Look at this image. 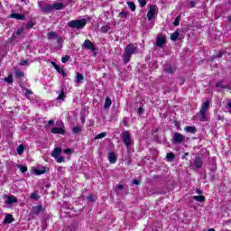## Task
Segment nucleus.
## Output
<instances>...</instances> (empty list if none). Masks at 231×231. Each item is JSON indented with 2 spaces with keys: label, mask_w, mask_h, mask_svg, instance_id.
<instances>
[{
  "label": "nucleus",
  "mask_w": 231,
  "mask_h": 231,
  "mask_svg": "<svg viewBox=\"0 0 231 231\" xmlns=\"http://www.w3.org/2000/svg\"><path fill=\"white\" fill-rule=\"evenodd\" d=\"M136 50H138V48L133 43H130L125 47V53L123 55V60L125 64L131 60V57L136 53Z\"/></svg>",
  "instance_id": "obj_1"
},
{
  "label": "nucleus",
  "mask_w": 231,
  "mask_h": 231,
  "mask_svg": "<svg viewBox=\"0 0 231 231\" xmlns=\"http://www.w3.org/2000/svg\"><path fill=\"white\" fill-rule=\"evenodd\" d=\"M208 107H210V102L205 101L202 104L201 109L198 114L200 122H207V120H208V117H207V111H208Z\"/></svg>",
  "instance_id": "obj_2"
},
{
  "label": "nucleus",
  "mask_w": 231,
  "mask_h": 231,
  "mask_svg": "<svg viewBox=\"0 0 231 231\" xmlns=\"http://www.w3.org/2000/svg\"><path fill=\"white\" fill-rule=\"evenodd\" d=\"M87 23L88 21L86 19L72 20L68 23V26L69 28H75L76 30H82Z\"/></svg>",
  "instance_id": "obj_3"
},
{
  "label": "nucleus",
  "mask_w": 231,
  "mask_h": 231,
  "mask_svg": "<svg viewBox=\"0 0 231 231\" xmlns=\"http://www.w3.org/2000/svg\"><path fill=\"white\" fill-rule=\"evenodd\" d=\"M121 140L123 143L129 149L131 147L132 143H134V141H133V135H131V133L129 131H125L121 134Z\"/></svg>",
  "instance_id": "obj_4"
},
{
  "label": "nucleus",
  "mask_w": 231,
  "mask_h": 231,
  "mask_svg": "<svg viewBox=\"0 0 231 231\" xmlns=\"http://www.w3.org/2000/svg\"><path fill=\"white\" fill-rule=\"evenodd\" d=\"M57 125H60V127H53L51 130V133L52 134H66V130L64 129V123L62 121H60L57 123Z\"/></svg>",
  "instance_id": "obj_5"
},
{
  "label": "nucleus",
  "mask_w": 231,
  "mask_h": 231,
  "mask_svg": "<svg viewBox=\"0 0 231 231\" xmlns=\"http://www.w3.org/2000/svg\"><path fill=\"white\" fill-rule=\"evenodd\" d=\"M42 212H44V208L42 207V205L34 206L31 210L30 217L35 219V217L39 216V214H41Z\"/></svg>",
  "instance_id": "obj_6"
},
{
  "label": "nucleus",
  "mask_w": 231,
  "mask_h": 231,
  "mask_svg": "<svg viewBox=\"0 0 231 231\" xmlns=\"http://www.w3.org/2000/svg\"><path fill=\"white\" fill-rule=\"evenodd\" d=\"M38 6L43 14H50L53 12V7L51 4H42V2H38Z\"/></svg>",
  "instance_id": "obj_7"
},
{
  "label": "nucleus",
  "mask_w": 231,
  "mask_h": 231,
  "mask_svg": "<svg viewBox=\"0 0 231 231\" xmlns=\"http://www.w3.org/2000/svg\"><path fill=\"white\" fill-rule=\"evenodd\" d=\"M189 167L194 171L196 169H201V167H203V161L201 160V157H195L194 162L189 163Z\"/></svg>",
  "instance_id": "obj_8"
},
{
  "label": "nucleus",
  "mask_w": 231,
  "mask_h": 231,
  "mask_svg": "<svg viewBox=\"0 0 231 231\" xmlns=\"http://www.w3.org/2000/svg\"><path fill=\"white\" fill-rule=\"evenodd\" d=\"M158 14V7L156 5H150L146 17L148 21H152L154 19V15Z\"/></svg>",
  "instance_id": "obj_9"
},
{
  "label": "nucleus",
  "mask_w": 231,
  "mask_h": 231,
  "mask_svg": "<svg viewBox=\"0 0 231 231\" xmlns=\"http://www.w3.org/2000/svg\"><path fill=\"white\" fill-rule=\"evenodd\" d=\"M216 88L219 89H229L230 88V84L226 82L225 79H221L220 81L216 83Z\"/></svg>",
  "instance_id": "obj_10"
},
{
  "label": "nucleus",
  "mask_w": 231,
  "mask_h": 231,
  "mask_svg": "<svg viewBox=\"0 0 231 231\" xmlns=\"http://www.w3.org/2000/svg\"><path fill=\"white\" fill-rule=\"evenodd\" d=\"M185 142V136L180 133H175L173 134V143H182Z\"/></svg>",
  "instance_id": "obj_11"
},
{
  "label": "nucleus",
  "mask_w": 231,
  "mask_h": 231,
  "mask_svg": "<svg viewBox=\"0 0 231 231\" xmlns=\"http://www.w3.org/2000/svg\"><path fill=\"white\" fill-rule=\"evenodd\" d=\"M167 42V40L165 39V36L163 35H158L156 38L155 46L158 48H163V45Z\"/></svg>",
  "instance_id": "obj_12"
},
{
  "label": "nucleus",
  "mask_w": 231,
  "mask_h": 231,
  "mask_svg": "<svg viewBox=\"0 0 231 231\" xmlns=\"http://www.w3.org/2000/svg\"><path fill=\"white\" fill-rule=\"evenodd\" d=\"M83 47L86 48V50H90L91 51H95L97 50V48H95V44H93L89 40H86L84 42Z\"/></svg>",
  "instance_id": "obj_13"
},
{
  "label": "nucleus",
  "mask_w": 231,
  "mask_h": 231,
  "mask_svg": "<svg viewBox=\"0 0 231 231\" xmlns=\"http://www.w3.org/2000/svg\"><path fill=\"white\" fill-rule=\"evenodd\" d=\"M9 19H16L17 21H24L25 17L24 15L19 14V13H13L9 14Z\"/></svg>",
  "instance_id": "obj_14"
},
{
  "label": "nucleus",
  "mask_w": 231,
  "mask_h": 231,
  "mask_svg": "<svg viewBox=\"0 0 231 231\" xmlns=\"http://www.w3.org/2000/svg\"><path fill=\"white\" fill-rule=\"evenodd\" d=\"M48 39H57L58 44H60V42H62V38L57 37V32H50L48 33Z\"/></svg>",
  "instance_id": "obj_15"
},
{
  "label": "nucleus",
  "mask_w": 231,
  "mask_h": 231,
  "mask_svg": "<svg viewBox=\"0 0 231 231\" xmlns=\"http://www.w3.org/2000/svg\"><path fill=\"white\" fill-rule=\"evenodd\" d=\"M116 154H115L114 152H111L108 153V162H110V163H116Z\"/></svg>",
  "instance_id": "obj_16"
},
{
  "label": "nucleus",
  "mask_w": 231,
  "mask_h": 231,
  "mask_svg": "<svg viewBox=\"0 0 231 231\" xmlns=\"http://www.w3.org/2000/svg\"><path fill=\"white\" fill-rule=\"evenodd\" d=\"M163 71H165L166 73L171 74L173 71H176V68H174L169 64H166L163 67Z\"/></svg>",
  "instance_id": "obj_17"
},
{
  "label": "nucleus",
  "mask_w": 231,
  "mask_h": 231,
  "mask_svg": "<svg viewBox=\"0 0 231 231\" xmlns=\"http://www.w3.org/2000/svg\"><path fill=\"white\" fill-rule=\"evenodd\" d=\"M61 152L62 149L60 147H57L52 151L51 155L52 156V158H57L58 156H60Z\"/></svg>",
  "instance_id": "obj_18"
},
{
  "label": "nucleus",
  "mask_w": 231,
  "mask_h": 231,
  "mask_svg": "<svg viewBox=\"0 0 231 231\" xmlns=\"http://www.w3.org/2000/svg\"><path fill=\"white\" fill-rule=\"evenodd\" d=\"M6 205H12V203H17V199L14 196H8L5 200Z\"/></svg>",
  "instance_id": "obj_19"
},
{
  "label": "nucleus",
  "mask_w": 231,
  "mask_h": 231,
  "mask_svg": "<svg viewBox=\"0 0 231 231\" xmlns=\"http://www.w3.org/2000/svg\"><path fill=\"white\" fill-rule=\"evenodd\" d=\"M111 104H113V101H111V97H106L105 99L104 109H109L111 107Z\"/></svg>",
  "instance_id": "obj_20"
},
{
  "label": "nucleus",
  "mask_w": 231,
  "mask_h": 231,
  "mask_svg": "<svg viewBox=\"0 0 231 231\" xmlns=\"http://www.w3.org/2000/svg\"><path fill=\"white\" fill-rule=\"evenodd\" d=\"M52 5V10H62L64 8V4L62 3H55Z\"/></svg>",
  "instance_id": "obj_21"
},
{
  "label": "nucleus",
  "mask_w": 231,
  "mask_h": 231,
  "mask_svg": "<svg viewBox=\"0 0 231 231\" xmlns=\"http://www.w3.org/2000/svg\"><path fill=\"white\" fill-rule=\"evenodd\" d=\"M82 80H84V75H82L81 73H77L76 75V82L77 84H82Z\"/></svg>",
  "instance_id": "obj_22"
},
{
  "label": "nucleus",
  "mask_w": 231,
  "mask_h": 231,
  "mask_svg": "<svg viewBox=\"0 0 231 231\" xmlns=\"http://www.w3.org/2000/svg\"><path fill=\"white\" fill-rule=\"evenodd\" d=\"M73 134H80L82 133V126H75L72 128Z\"/></svg>",
  "instance_id": "obj_23"
},
{
  "label": "nucleus",
  "mask_w": 231,
  "mask_h": 231,
  "mask_svg": "<svg viewBox=\"0 0 231 231\" xmlns=\"http://www.w3.org/2000/svg\"><path fill=\"white\" fill-rule=\"evenodd\" d=\"M193 199H195V201H199V203H203V201H205V196H193Z\"/></svg>",
  "instance_id": "obj_24"
},
{
  "label": "nucleus",
  "mask_w": 231,
  "mask_h": 231,
  "mask_svg": "<svg viewBox=\"0 0 231 231\" xmlns=\"http://www.w3.org/2000/svg\"><path fill=\"white\" fill-rule=\"evenodd\" d=\"M184 130L186 131V133H191L192 134L196 133V128L194 126H186Z\"/></svg>",
  "instance_id": "obj_25"
},
{
  "label": "nucleus",
  "mask_w": 231,
  "mask_h": 231,
  "mask_svg": "<svg viewBox=\"0 0 231 231\" xmlns=\"http://www.w3.org/2000/svg\"><path fill=\"white\" fill-rule=\"evenodd\" d=\"M126 5L129 6L132 12H134L136 10V5H134V2L128 1L126 2Z\"/></svg>",
  "instance_id": "obj_26"
},
{
  "label": "nucleus",
  "mask_w": 231,
  "mask_h": 231,
  "mask_svg": "<svg viewBox=\"0 0 231 231\" xmlns=\"http://www.w3.org/2000/svg\"><path fill=\"white\" fill-rule=\"evenodd\" d=\"M14 75L17 79H22V77H24V72H23L22 70L20 69H16L14 71Z\"/></svg>",
  "instance_id": "obj_27"
},
{
  "label": "nucleus",
  "mask_w": 231,
  "mask_h": 231,
  "mask_svg": "<svg viewBox=\"0 0 231 231\" xmlns=\"http://www.w3.org/2000/svg\"><path fill=\"white\" fill-rule=\"evenodd\" d=\"M178 37H180V32L176 31L171 35V41H178Z\"/></svg>",
  "instance_id": "obj_28"
},
{
  "label": "nucleus",
  "mask_w": 231,
  "mask_h": 231,
  "mask_svg": "<svg viewBox=\"0 0 231 231\" xmlns=\"http://www.w3.org/2000/svg\"><path fill=\"white\" fill-rule=\"evenodd\" d=\"M35 174H37V176H41V174H45L46 172V168L43 167L42 170H39V169H36L34 171Z\"/></svg>",
  "instance_id": "obj_29"
},
{
  "label": "nucleus",
  "mask_w": 231,
  "mask_h": 231,
  "mask_svg": "<svg viewBox=\"0 0 231 231\" xmlns=\"http://www.w3.org/2000/svg\"><path fill=\"white\" fill-rule=\"evenodd\" d=\"M107 136V133L102 132L96 136V140H102V138H106Z\"/></svg>",
  "instance_id": "obj_30"
},
{
  "label": "nucleus",
  "mask_w": 231,
  "mask_h": 231,
  "mask_svg": "<svg viewBox=\"0 0 231 231\" xmlns=\"http://www.w3.org/2000/svg\"><path fill=\"white\" fill-rule=\"evenodd\" d=\"M14 221V217L12 215H7L4 220V223H12Z\"/></svg>",
  "instance_id": "obj_31"
},
{
  "label": "nucleus",
  "mask_w": 231,
  "mask_h": 231,
  "mask_svg": "<svg viewBox=\"0 0 231 231\" xmlns=\"http://www.w3.org/2000/svg\"><path fill=\"white\" fill-rule=\"evenodd\" d=\"M16 152H18V154H23L24 152V146L23 144H20L17 148H16Z\"/></svg>",
  "instance_id": "obj_32"
},
{
  "label": "nucleus",
  "mask_w": 231,
  "mask_h": 231,
  "mask_svg": "<svg viewBox=\"0 0 231 231\" xmlns=\"http://www.w3.org/2000/svg\"><path fill=\"white\" fill-rule=\"evenodd\" d=\"M100 30L102 33H107L109 30H111V28L109 27V25H103Z\"/></svg>",
  "instance_id": "obj_33"
},
{
  "label": "nucleus",
  "mask_w": 231,
  "mask_h": 231,
  "mask_svg": "<svg viewBox=\"0 0 231 231\" xmlns=\"http://www.w3.org/2000/svg\"><path fill=\"white\" fill-rule=\"evenodd\" d=\"M66 98V95H64V89L61 90L60 94L58 96L57 100H64Z\"/></svg>",
  "instance_id": "obj_34"
},
{
  "label": "nucleus",
  "mask_w": 231,
  "mask_h": 231,
  "mask_svg": "<svg viewBox=\"0 0 231 231\" xmlns=\"http://www.w3.org/2000/svg\"><path fill=\"white\" fill-rule=\"evenodd\" d=\"M5 82H8V84H12L14 82V76L10 74L7 78L5 79Z\"/></svg>",
  "instance_id": "obj_35"
},
{
  "label": "nucleus",
  "mask_w": 231,
  "mask_h": 231,
  "mask_svg": "<svg viewBox=\"0 0 231 231\" xmlns=\"http://www.w3.org/2000/svg\"><path fill=\"white\" fill-rule=\"evenodd\" d=\"M18 169L21 171V172L24 173L28 171V167L23 166V165H18Z\"/></svg>",
  "instance_id": "obj_36"
},
{
  "label": "nucleus",
  "mask_w": 231,
  "mask_h": 231,
  "mask_svg": "<svg viewBox=\"0 0 231 231\" xmlns=\"http://www.w3.org/2000/svg\"><path fill=\"white\" fill-rule=\"evenodd\" d=\"M87 199H88V201H91V202L97 201V196L88 195V196L87 197Z\"/></svg>",
  "instance_id": "obj_37"
},
{
  "label": "nucleus",
  "mask_w": 231,
  "mask_h": 231,
  "mask_svg": "<svg viewBox=\"0 0 231 231\" xmlns=\"http://www.w3.org/2000/svg\"><path fill=\"white\" fill-rule=\"evenodd\" d=\"M181 20V16H177L173 22L174 26H180V21Z\"/></svg>",
  "instance_id": "obj_38"
},
{
  "label": "nucleus",
  "mask_w": 231,
  "mask_h": 231,
  "mask_svg": "<svg viewBox=\"0 0 231 231\" xmlns=\"http://www.w3.org/2000/svg\"><path fill=\"white\" fill-rule=\"evenodd\" d=\"M54 159L56 160L57 163H62V162H64V157L58 155V157H54Z\"/></svg>",
  "instance_id": "obj_39"
},
{
  "label": "nucleus",
  "mask_w": 231,
  "mask_h": 231,
  "mask_svg": "<svg viewBox=\"0 0 231 231\" xmlns=\"http://www.w3.org/2000/svg\"><path fill=\"white\" fill-rule=\"evenodd\" d=\"M31 95H33V92L32 90L25 88V97L26 98H30Z\"/></svg>",
  "instance_id": "obj_40"
},
{
  "label": "nucleus",
  "mask_w": 231,
  "mask_h": 231,
  "mask_svg": "<svg viewBox=\"0 0 231 231\" xmlns=\"http://www.w3.org/2000/svg\"><path fill=\"white\" fill-rule=\"evenodd\" d=\"M127 15H129V13L128 12H121L119 14V16L122 18V19H125V17H127Z\"/></svg>",
  "instance_id": "obj_41"
},
{
  "label": "nucleus",
  "mask_w": 231,
  "mask_h": 231,
  "mask_svg": "<svg viewBox=\"0 0 231 231\" xmlns=\"http://www.w3.org/2000/svg\"><path fill=\"white\" fill-rule=\"evenodd\" d=\"M31 199H35L36 201L39 199V195L35 192L31 194Z\"/></svg>",
  "instance_id": "obj_42"
},
{
  "label": "nucleus",
  "mask_w": 231,
  "mask_h": 231,
  "mask_svg": "<svg viewBox=\"0 0 231 231\" xmlns=\"http://www.w3.org/2000/svg\"><path fill=\"white\" fill-rule=\"evenodd\" d=\"M138 3L140 5V6H142V8H143V6H145V5H147V1H145V0H138Z\"/></svg>",
  "instance_id": "obj_43"
},
{
  "label": "nucleus",
  "mask_w": 231,
  "mask_h": 231,
  "mask_svg": "<svg viewBox=\"0 0 231 231\" xmlns=\"http://www.w3.org/2000/svg\"><path fill=\"white\" fill-rule=\"evenodd\" d=\"M68 60H69V56H64L61 58V62H63V64H66Z\"/></svg>",
  "instance_id": "obj_44"
},
{
  "label": "nucleus",
  "mask_w": 231,
  "mask_h": 231,
  "mask_svg": "<svg viewBox=\"0 0 231 231\" xmlns=\"http://www.w3.org/2000/svg\"><path fill=\"white\" fill-rule=\"evenodd\" d=\"M23 32H24V30H23V28L18 29V30L16 31V32H15V35H16L17 37H19V35H22V34H23Z\"/></svg>",
  "instance_id": "obj_45"
},
{
  "label": "nucleus",
  "mask_w": 231,
  "mask_h": 231,
  "mask_svg": "<svg viewBox=\"0 0 231 231\" xmlns=\"http://www.w3.org/2000/svg\"><path fill=\"white\" fill-rule=\"evenodd\" d=\"M226 109V111H228L231 114V101L227 102Z\"/></svg>",
  "instance_id": "obj_46"
},
{
  "label": "nucleus",
  "mask_w": 231,
  "mask_h": 231,
  "mask_svg": "<svg viewBox=\"0 0 231 231\" xmlns=\"http://www.w3.org/2000/svg\"><path fill=\"white\" fill-rule=\"evenodd\" d=\"M166 158H167V160H174V154L167 153Z\"/></svg>",
  "instance_id": "obj_47"
},
{
  "label": "nucleus",
  "mask_w": 231,
  "mask_h": 231,
  "mask_svg": "<svg viewBox=\"0 0 231 231\" xmlns=\"http://www.w3.org/2000/svg\"><path fill=\"white\" fill-rule=\"evenodd\" d=\"M52 64H53L55 69L58 71V73H60V70H61L60 67H59V65H56L55 62H52Z\"/></svg>",
  "instance_id": "obj_48"
},
{
  "label": "nucleus",
  "mask_w": 231,
  "mask_h": 231,
  "mask_svg": "<svg viewBox=\"0 0 231 231\" xmlns=\"http://www.w3.org/2000/svg\"><path fill=\"white\" fill-rule=\"evenodd\" d=\"M189 6L190 8H194V6H196V2H194V0H189Z\"/></svg>",
  "instance_id": "obj_49"
},
{
  "label": "nucleus",
  "mask_w": 231,
  "mask_h": 231,
  "mask_svg": "<svg viewBox=\"0 0 231 231\" xmlns=\"http://www.w3.org/2000/svg\"><path fill=\"white\" fill-rule=\"evenodd\" d=\"M64 154H71V149L68 148L63 151Z\"/></svg>",
  "instance_id": "obj_50"
},
{
  "label": "nucleus",
  "mask_w": 231,
  "mask_h": 231,
  "mask_svg": "<svg viewBox=\"0 0 231 231\" xmlns=\"http://www.w3.org/2000/svg\"><path fill=\"white\" fill-rule=\"evenodd\" d=\"M116 190H122V189H124V185L119 184L116 187Z\"/></svg>",
  "instance_id": "obj_51"
},
{
  "label": "nucleus",
  "mask_w": 231,
  "mask_h": 231,
  "mask_svg": "<svg viewBox=\"0 0 231 231\" xmlns=\"http://www.w3.org/2000/svg\"><path fill=\"white\" fill-rule=\"evenodd\" d=\"M20 64H21V66H26V64H28V60H23L21 61Z\"/></svg>",
  "instance_id": "obj_52"
},
{
  "label": "nucleus",
  "mask_w": 231,
  "mask_h": 231,
  "mask_svg": "<svg viewBox=\"0 0 231 231\" xmlns=\"http://www.w3.org/2000/svg\"><path fill=\"white\" fill-rule=\"evenodd\" d=\"M123 124H124L125 127H127V125H128L127 118H125V119L123 120Z\"/></svg>",
  "instance_id": "obj_53"
},
{
  "label": "nucleus",
  "mask_w": 231,
  "mask_h": 231,
  "mask_svg": "<svg viewBox=\"0 0 231 231\" xmlns=\"http://www.w3.org/2000/svg\"><path fill=\"white\" fill-rule=\"evenodd\" d=\"M137 113H138V115H142V114L143 113V108L139 107V108L137 109Z\"/></svg>",
  "instance_id": "obj_54"
},
{
  "label": "nucleus",
  "mask_w": 231,
  "mask_h": 231,
  "mask_svg": "<svg viewBox=\"0 0 231 231\" xmlns=\"http://www.w3.org/2000/svg\"><path fill=\"white\" fill-rule=\"evenodd\" d=\"M133 183H134V185H140V180H133Z\"/></svg>",
  "instance_id": "obj_55"
},
{
  "label": "nucleus",
  "mask_w": 231,
  "mask_h": 231,
  "mask_svg": "<svg viewBox=\"0 0 231 231\" xmlns=\"http://www.w3.org/2000/svg\"><path fill=\"white\" fill-rule=\"evenodd\" d=\"M27 28H32L33 27V23H29L26 24Z\"/></svg>",
  "instance_id": "obj_56"
},
{
  "label": "nucleus",
  "mask_w": 231,
  "mask_h": 231,
  "mask_svg": "<svg viewBox=\"0 0 231 231\" xmlns=\"http://www.w3.org/2000/svg\"><path fill=\"white\" fill-rule=\"evenodd\" d=\"M66 231H75V227L71 226L66 229Z\"/></svg>",
  "instance_id": "obj_57"
},
{
  "label": "nucleus",
  "mask_w": 231,
  "mask_h": 231,
  "mask_svg": "<svg viewBox=\"0 0 231 231\" xmlns=\"http://www.w3.org/2000/svg\"><path fill=\"white\" fill-rule=\"evenodd\" d=\"M196 192L199 195L203 194V191L199 189H196Z\"/></svg>",
  "instance_id": "obj_58"
},
{
  "label": "nucleus",
  "mask_w": 231,
  "mask_h": 231,
  "mask_svg": "<svg viewBox=\"0 0 231 231\" xmlns=\"http://www.w3.org/2000/svg\"><path fill=\"white\" fill-rule=\"evenodd\" d=\"M53 124H55V122L53 120H50L48 122V125H53Z\"/></svg>",
  "instance_id": "obj_59"
},
{
  "label": "nucleus",
  "mask_w": 231,
  "mask_h": 231,
  "mask_svg": "<svg viewBox=\"0 0 231 231\" xmlns=\"http://www.w3.org/2000/svg\"><path fill=\"white\" fill-rule=\"evenodd\" d=\"M60 73H61L62 77H66V71H64V69H61Z\"/></svg>",
  "instance_id": "obj_60"
},
{
  "label": "nucleus",
  "mask_w": 231,
  "mask_h": 231,
  "mask_svg": "<svg viewBox=\"0 0 231 231\" xmlns=\"http://www.w3.org/2000/svg\"><path fill=\"white\" fill-rule=\"evenodd\" d=\"M187 156H189V152H185V153L182 155V160H183L184 158H187Z\"/></svg>",
  "instance_id": "obj_61"
},
{
  "label": "nucleus",
  "mask_w": 231,
  "mask_h": 231,
  "mask_svg": "<svg viewBox=\"0 0 231 231\" xmlns=\"http://www.w3.org/2000/svg\"><path fill=\"white\" fill-rule=\"evenodd\" d=\"M208 231H216V229L210 228V229H208Z\"/></svg>",
  "instance_id": "obj_62"
},
{
  "label": "nucleus",
  "mask_w": 231,
  "mask_h": 231,
  "mask_svg": "<svg viewBox=\"0 0 231 231\" xmlns=\"http://www.w3.org/2000/svg\"><path fill=\"white\" fill-rule=\"evenodd\" d=\"M228 21L231 22V15L227 17Z\"/></svg>",
  "instance_id": "obj_63"
},
{
  "label": "nucleus",
  "mask_w": 231,
  "mask_h": 231,
  "mask_svg": "<svg viewBox=\"0 0 231 231\" xmlns=\"http://www.w3.org/2000/svg\"><path fill=\"white\" fill-rule=\"evenodd\" d=\"M217 57H221V54H219Z\"/></svg>",
  "instance_id": "obj_64"
}]
</instances>
